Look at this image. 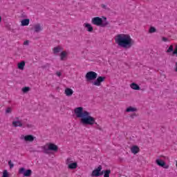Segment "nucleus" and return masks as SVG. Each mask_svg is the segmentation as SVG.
<instances>
[{"label":"nucleus","instance_id":"c756f323","mask_svg":"<svg viewBox=\"0 0 177 177\" xmlns=\"http://www.w3.org/2000/svg\"><path fill=\"white\" fill-rule=\"evenodd\" d=\"M8 165H9L10 169H12V168H13L15 167V165L13 163H12V160H10L8 162Z\"/></svg>","mask_w":177,"mask_h":177},{"label":"nucleus","instance_id":"39448f33","mask_svg":"<svg viewBox=\"0 0 177 177\" xmlns=\"http://www.w3.org/2000/svg\"><path fill=\"white\" fill-rule=\"evenodd\" d=\"M85 78L86 81H94L97 78V73L93 71H88L86 73Z\"/></svg>","mask_w":177,"mask_h":177},{"label":"nucleus","instance_id":"aec40b11","mask_svg":"<svg viewBox=\"0 0 177 177\" xmlns=\"http://www.w3.org/2000/svg\"><path fill=\"white\" fill-rule=\"evenodd\" d=\"M26 66V62L22 61L18 64V68L19 70H24V66Z\"/></svg>","mask_w":177,"mask_h":177},{"label":"nucleus","instance_id":"20e7f679","mask_svg":"<svg viewBox=\"0 0 177 177\" xmlns=\"http://www.w3.org/2000/svg\"><path fill=\"white\" fill-rule=\"evenodd\" d=\"M91 23L99 27H106L109 24V21H103V19L99 17H93L91 20Z\"/></svg>","mask_w":177,"mask_h":177},{"label":"nucleus","instance_id":"f704fd0d","mask_svg":"<svg viewBox=\"0 0 177 177\" xmlns=\"http://www.w3.org/2000/svg\"><path fill=\"white\" fill-rule=\"evenodd\" d=\"M30 44V41L28 40H26L24 42V45H28Z\"/></svg>","mask_w":177,"mask_h":177},{"label":"nucleus","instance_id":"a19ab883","mask_svg":"<svg viewBox=\"0 0 177 177\" xmlns=\"http://www.w3.org/2000/svg\"><path fill=\"white\" fill-rule=\"evenodd\" d=\"M15 120H17V121H19V118H17V117L15 118Z\"/></svg>","mask_w":177,"mask_h":177},{"label":"nucleus","instance_id":"c9c22d12","mask_svg":"<svg viewBox=\"0 0 177 177\" xmlns=\"http://www.w3.org/2000/svg\"><path fill=\"white\" fill-rule=\"evenodd\" d=\"M135 117H136V114L133 113V115H131V118H135Z\"/></svg>","mask_w":177,"mask_h":177},{"label":"nucleus","instance_id":"79ce46f5","mask_svg":"<svg viewBox=\"0 0 177 177\" xmlns=\"http://www.w3.org/2000/svg\"><path fill=\"white\" fill-rule=\"evenodd\" d=\"M27 127L29 128V127H30V124H28V125H27Z\"/></svg>","mask_w":177,"mask_h":177},{"label":"nucleus","instance_id":"ddd939ff","mask_svg":"<svg viewBox=\"0 0 177 177\" xmlns=\"http://www.w3.org/2000/svg\"><path fill=\"white\" fill-rule=\"evenodd\" d=\"M78 167L77 162H71L68 165V169H75Z\"/></svg>","mask_w":177,"mask_h":177},{"label":"nucleus","instance_id":"ea45409f","mask_svg":"<svg viewBox=\"0 0 177 177\" xmlns=\"http://www.w3.org/2000/svg\"><path fill=\"white\" fill-rule=\"evenodd\" d=\"M2 21V17L0 16V23Z\"/></svg>","mask_w":177,"mask_h":177},{"label":"nucleus","instance_id":"9b49d317","mask_svg":"<svg viewBox=\"0 0 177 177\" xmlns=\"http://www.w3.org/2000/svg\"><path fill=\"white\" fill-rule=\"evenodd\" d=\"M140 149H139V147L134 145L131 147V151L133 154H138V153L140 151Z\"/></svg>","mask_w":177,"mask_h":177},{"label":"nucleus","instance_id":"e433bc0d","mask_svg":"<svg viewBox=\"0 0 177 177\" xmlns=\"http://www.w3.org/2000/svg\"><path fill=\"white\" fill-rule=\"evenodd\" d=\"M175 71L177 73V62H176L175 65Z\"/></svg>","mask_w":177,"mask_h":177},{"label":"nucleus","instance_id":"1a4fd4ad","mask_svg":"<svg viewBox=\"0 0 177 177\" xmlns=\"http://www.w3.org/2000/svg\"><path fill=\"white\" fill-rule=\"evenodd\" d=\"M22 140H25V142H34V139H35V137L32 135H21L20 138Z\"/></svg>","mask_w":177,"mask_h":177},{"label":"nucleus","instance_id":"6ab92c4d","mask_svg":"<svg viewBox=\"0 0 177 177\" xmlns=\"http://www.w3.org/2000/svg\"><path fill=\"white\" fill-rule=\"evenodd\" d=\"M102 172V175L104 174V177H110V174H111V170L110 169L103 170Z\"/></svg>","mask_w":177,"mask_h":177},{"label":"nucleus","instance_id":"b1692460","mask_svg":"<svg viewBox=\"0 0 177 177\" xmlns=\"http://www.w3.org/2000/svg\"><path fill=\"white\" fill-rule=\"evenodd\" d=\"M157 32V29H156V28L151 26L149 28V34H153V32Z\"/></svg>","mask_w":177,"mask_h":177},{"label":"nucleus","instance_id":"dca6fc26","mask_svg":"<svg viewBox=\"0 0 177 177\" xmlns=\"http://www.w3.org/2000/svg\"><path fill=\"white\" fill-rule=\"evenodd\" d=\"M12 126L15 127V128H17V127H23V123L20 120L13 121Z\"/></svg>","mask_w":177,"mask_h":177},{"label":"nucleus","instance_id":"a211bd4d","mask_svg":"<svg viewBox=\"0 0 177 177\" xmlns=\"http://www.w3.org/2000/svg\"><path fill=\"white\" fill-rule=\"evenodd\" d=\"M84 26L87 28V31H88V32H92V31H93V27H92V25L90 24H84Z\"/></svg>","mask_w":177,"mask_h":177},{"label":"nucleus","instance_id":"f257e3e1","mask_svg":"<svg viewBox=\"0 0 177 177\" xmlns=\"http://www.w3.org/2000/svg\"><path fill=\"white\" fill-rule=\"evenodd\" d=\"M75 114L77 118H80V124L82 125H97L95 118L91 116L88 111H84L83 107H77L74 110Z\"/></svg>","mask_w":177,"mask_h":177},{"label":"nucleus","instance_id":"58836bf2","mask_svg":"<svg viewBox=\"0 0 177 177\" xmlns=\"http://www.w3.org/2000/svg\"><path fill=\"white\" fill-rule=\"evenodd\" d=\"M35 150L32 149V147L30 148V152L31 153V151H34Z\"/></svg>","mask_w":177,"mask_h":177},{"label":"nucleus","instance_id":"4468645a","mask_svg":"<svg viewBox=\"0 0 177 177\" xmlns=\"http://www.w3.org/2000/svg\"><path fill=\"white\" fill-rule=\"evenodd\" d=\"M73 93H74V91H73V89L70 88H67L65 89V95H66V96H73Z\"/></svg>","mask_w":177,"mask_h":177},{"label":"nucleus","instance_id":"7ed1b4c3","mask_svg":"<svg viewBox=\"0 0 177 177\" xmlns=\"http://www.w3.org/2000/svg\"><path fill=\"white\" fill-rule=\"evenodd\" d=\"M37 150L30 151V153H44V154H50V151H57L59 147L54 143H47L44 146L37 147Z\"/></svg>","mask_w":177,"mask_h":177},{"label":"nucleus","instance_id":"6e6552de","mask_svg":"<svg viewBox=\"0 0 177 177\" xmlns=\"http://www.w3.org/2000/svg\"><path fill=\"white\" fill-rule=\"evenodd\" d=\"M104 80H106V77L99 76L96 80L93 82V84L95 86H100L102 85V82H104Z\"/></svg>","mask_w":177,"mask_h":177},{"label":"nucleus","instance_id":"72a5a7b5","mask_svg":"<svg viewBox=\"0 0 177 177\" xmlns=\"http://www.w3.org/2000/svg\"><path fill=\"white\" fill-rule=\"evenodd\" d=\"M56 75H57V77H61V76H62V73L57 71V72L56 73Z\"/></svg>","mask_w":177,"mask_h":177},{"label":"nucleus","instance_id":"9d476101","mask_svg":"<svg viewBox=\"0 0 177 177\" xmlns=\"http://www.w3.org/2000/svg\"><path fill=\"white\" fill-rule=\"evenodd\" d=\"M156 163L159 167H161L162 168H165V169H168V168H169V166L167 165L165 162L164 160H161V159H158V158L156 159Z\"/></svg>","mask_w":177,"mask_h":177},{"label":"nucleus","instance_id":"473e14b6","mask_svg":"<svg viewBox=\"0 0 177 177\" xmlns=\"http://www.w3.org/2000/svg\"><path fill=\"white\" fill-rule=\"evenodd\" d=\"M162 41H163V42H167L168 41V38L167 37H162Z\"/></svg>","mask_w":177,"mask_h":177},{"label":"nucleus","instance_id":"f8f14e48","mask_svg":"<svg viewBox=\"0 0 177 177\" xmlns=\"http://www.w3.org/2000/svg\"><path fill=\"white\" fill-rule=\"evenodd\" d=\"M35 32H39L42 31V26H41V24H37L34 26Z\"/></svg>","mask_w":177,"mask_h":177},{"label":"nucleus","instance_id":"bb28decb","mask_svg":"<svg viewBox=\"0 0 177 177\" xmlns=\"http://www.w3.org/2000/svg\"><path fill=\"white\" fill-rule=\"evenodd\" d=\"M2 177H9V172H8V170L6 169L3 171Z\"/></svg>","mask_w":177,"mask_h":177},{"label":"nucleus","instance_id":"c85d7f7f","mask_svg":"<svg viewBox=\"0 0 177 177\" xmlns=\"http://www.w3.org/2000/svg\"><path fill=\"white\" fill-rule=\"evenodd\" d=\"M10 113H12V108L10 107L7 108L6 110V114H10Z\"/></svg>","mask_w":177,"mask_h":177},{"label":"nucleus","instance_id":"2eb2a0df","mask_svg":"<svg viewBox=\"0 0 177 177\" xmlns=\"http://www.w3.org/2000/svg\"><path fill=\"white\" fill-rule=\"evenodd\" d=\"M131 89H133L134 91H140V86L138 85V84L133 82L131 83L130 85Z\"/></svg>","mask_w":177,"mask_h":177},{"label":"nucleus","instance_id":"37998d69","mask_svg":"<svg viewBox=\"0 0 177 177\" xmlns=\"http://www.w3.org/2000/svg\"><path fill=\"white\" fill-rule=\"evenodd\" d=\"M176 167H177V161H176Z\"/></svg>","mask_w":177,"mask_h":177},{"label":"nucleus","instance_id":"7c9ffc66","mask_svg":"<svg viewBox=\"0 0 177 177\" xmlns=\"http://www.w3.org/2000/svg\"><path fill=\"white\" fill-rule=\"evenodd\" d=\"M101 7L102 8V9H104L105 10H110V9L107 7V6L104 4H102Z\"/></svg>","mask_w":177,"mask_h":177},{"label":"nucleus","instance_id":"f03ea898","mask_svg":"<svg viewBox=\"0 0 177 177\" xmlns=\"http://www.w3.org/2000/svg\"><path fill=\"white\" fill-rule=\"evenodd\" d=\"M115 42L124 49H129L135 45V40L131 38V35L127 34H118L115 37Z\"/></svg>","mask_w":177,"mask_h":177},{"label":"nucleus","instance_id":"a878e982","mask_svg":"<svg viewBox=\"0 0 177 177\" xmlns=\"http://www.w3.org/2000/svg\"><path fill=\"white\" fill-rule=\"evenodd\" d=\"M49 67H50V64L46 63L45 65L41 66V68L44 70L45 68H49Z\"/></svg>","mask_w":177,"mask_h":177},{"label":"nucleus","instance_id":"4c0bfd02","mask_svg":"<svg viewBox=\"0 0 177 177\" xmlns=\"http://www.w3.org/2000/svg\"><path fill=\"white\" fill-rule=\"evenodd\" d=\"M103 19H104V21H107V18L106 17H103Z\"/></svg>","mask_w":177,"mask_h":177},{"label":"nucleus","instance_id":"5701e85b","mask_svg":"<svg viewBox=\"0 0 177 177\" xmlns=\"http://www.w3.org/2000/svg\"><path fill=\"white\" fill-rule=\"evenodd\" d=\"M59 52H62V47L57 46L53 48V53L56 55V53H59Z\"/></svg>","mask_w":177,"mask_h":177},{"label":"nucleus","instance_id":"2f4dec72","mask_svg":"<svg viewBox=\"0 0 177 177\" xmlns=\"http://www.w3.org/2000/svg\"><path fill=\"white\" fill-rule=\"evenodd\" d=\"M73 162V160H71V158H68L66 160V165H68V164H71Z\"/></svg>","mask_w":177,"mask_h":177},{"label":"nucleus","instance_id":"423d86ee","mask_svg":"<svg viewBox=\"0 0 177 177\" xmlns=\"http://www.w3.org/2000/svg\"><path fill=\"white\" fill-rule=\"evenodd\" d=\"M19 174L24 175V177H28L32 175V171L31 169H26L24 167H21L19 169Z\"/></svg>","mask_w":177,"mask_h":177},{"label":"nucleus","instance_id":"0eeeda50","mask_svg":"<svg viewBox=\"0 0 177 177\" xmlns=\"http://www.w3.org/2000/svg\"><path fill=\"white\" fill-rule=\"evenodd\" d=\"M102 169H103V167H102V165H99L97 168L95 169L92 171L91 176H93V177L102 176V175H103V172H102Z\"/></svg>","mask_w":177,"mask_h":177},{"label":"nucleus","instance_id":"4be33fe9","mask_svg":"<svg viewBox=\"0 0 177 177\" xmlns=\"http://www.w3.org/2000/svg\"><path fill=\"white\" fill-rule=\"evenodd\" d=\"M66 57H67V53L66 51L62 52L60 54V60L63 61Z\"/></svg>","mask_w":177,"mask_h":177},{"label":"nucleus","instance_id":"412c9836","mask_svg":"<svg viewBox=\"0 0 177 177\" xmlns=\"http://www.w3.org/2000/svg\"><path fill=\"white\" fill-rule=\"evenodd\" d=\"M127 113H133L135 111H138L136 108H133L132 106H129L126 109Z\"/></svg>","mask_w":177,"mask_h":177},{"label":"nucleus","instance_id":"393cba45","mask_svg":"<svg viewBox=\"0 0 177 177\" xmlns=\"http://www.w3.org/2000/svg\"><path fill=\"white\" fill-rule=\"evenodd\" d=\"M30 91V87L28 86H25L22 88V92H24V93H27V92H29Z\"/></svg>","mask_w":177,"mask_h":177},{"label":"nucleus","instance_id":"cd10ccee","mask_svg":"<svg viewBox=\"0 0 177 177\" xmlns=\"http://www.w3.org/2000/svg\"><path fill=\"white\" fill-rule=\"evenodd\" d=\"M174 46H170L167 50V53H171V52H174Z\"/></svg>","mask_w":177,"mask_h":177},{"label":"nucleus","instance_id":"f3484780","mask_svg":"<svg viewBox=\"0 0 177 177\" xmlns=\"http://www.w3.org/2000/svg\"><path fill=\"white\" fill-rule=\"evenodd\" d=\"M28 24H30V19H24L21 21V26L22 27H24L26 26H28Z\"/></svg>","mask_w":177,"mask_h":177}]
</instances>
